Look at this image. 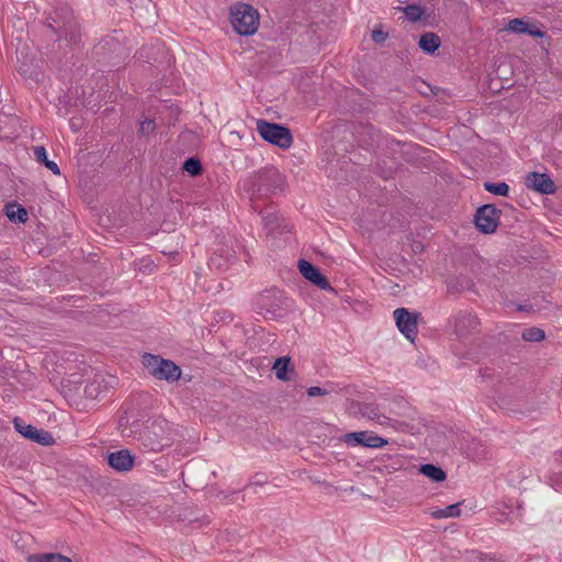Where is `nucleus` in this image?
I'll return each instance as SVG.
<instances>
[{"instance_id": "nucleus-30", "label": "nucleus", "mask_w": 562, "mask_h": 562, "mask_svg": "<svg viewBox=\"0 0 562 562\" xmlns=\"http://www.w3.org/2000/svg\"><path fill=\"white\" fill-rule=\"evenodd\" d=\"M155 130V122L153 120H144L139 123V132L143 135H148Z\"/></svg>"}, {"instance_id": "nucleus-23", "label": "nucleus", "mask_w": 562, "mask_h": 562, "mask_svg": "<svg viewBox=\"0 0 562 562\" xmlns=\"http://www.w3.org/2000/svg\"><path fill=\"white\" fill-rule=\"evenodd\" d=\"M483 187L487 192L499 196H507L509 192V186L506 182L486 181Z\"/></svg>"}, {"instance_id": "nucleus-22", "label": "nucleus", "mask_w": 562, "mask_h": 562, "mask_svg": "<svg viewBox=\"0 0 562 562\" xmlns=\"http://www.w3.org/2000/svg\"><path fill=\"white\" fill-rule=\"evenodd\" d=\"M7 216L10 218V221L24 223L27 220V212L21 205L11 204L7 206Z\"/></svg>"}, {"instance_id": "nucleus-9", "label": "nucleus", "mask_w": 562, "mask_h": 562, "mask_svg": "<svg viewBox=\"0 0 562 562\" xmlns=\"http://www.w3.org/2000/svg\"><path fill=\"white\" fill-rule=\"evenodd\" d=\"M526 186L541 194H553L557 189L548 175L539 172H529L526 176Z\"/></svg>"}, {"instance_id": "nucleus-12", "label": "nucleus", "mask_w": 562, "mask_h": 562, "mask_svg": "<svg viewBox=\"0 0 562 562\" xmlns=\"http://www.w3.org/2000/svg\"><path fill=\"white\" fill-rule=\"evenodd\" d=\"M479 319L474 314L460 313L453 318V330L459 337H464L475 330Z\"/></svg>"}, {"instance_id": "nucleus-32", "label": "nucleus", "mask_w": 562, "mask_h": 562, "mask_svg": "<svg viewBox=\"0 0 562 562\" xmlns=\"http://www.w3.org/2000/svg\"><path fill=\"white\" fill-rule=\"evenodd\" d=\"M372 41L380 44V43H383L386 37H387V34L384 33L383 31H380V30H374L372 32Z\"/></svg>"}, {"instance_id": "nucleus-8", "label": "nucleus", "mask_w": 562, "mask_h": 562, "mask_svg": "<svg viewBox=\"0 0 562 562\" xmlns=\"http://www.w3.org/2000/svg\"><path fill=\"white\" fill-rule=\"evenodd\" d=\"M393 316L398 330L407 339L413 340L417 335V314L400 307L393 312Z\"/></svg>"}, {"instance_id": "nucleus-28", "label": "nucleus", "mask_w": 562, "mask_h": 562, "mask_svg": "<svg viewBox=\"0 0 562 562\" xmlns=\"http://www.w3.org/2000/svg\"><path fill=\"white\" fill-rule=\"evenodd\" d=\"M405 15L408 20L416 22L424 14V10L417 4H408L403 9Z\"/></svg>"}, {"instance_id": "nucleus-4", "label": "nucleus", "mask_w": 562, "mask_h": 562, "mask_svg": "<svg viewBox=\"0 0 562 562\" xmlns=\"http://www.w3.org/2000/svg\"><path fill=\"white\" fill-rule=\"evenodd\" d=\"M257 132L265 140L283 149L291 147L293 142L290 130L277 123L258 120Z\"/></svg>"}, {"instance_id": "nucleus-21", "label": "nucleus", "mask_w": 562, "mask_h": 562, "mask_svg": "<svg viewBox=\"0 0 562 562\" xmlns=\"http://www.w3.org/2000/svg\"><path fill=\"white\" fill-rule=\"evenodd\" d=\"M290 366V358L289 357H280L276 359L273 363V370L276 373V376L281 381H290V376L288 375V369Z\"/></svg>"}, {"instance_id": "nucleus-10", "label": "nucleus", "mask_w": 562, "mask_h": 562, "mask_svg": "<svg viewBox=\"0 0 562 562\" xmlns=\"http://www.w3.org/2000/svg\"><path fill=\"white\" fill-rule=\"evenodd\" d=\"M299 269L301 274L315 285H317L319 289L327 290L330 289V284L325 276H323L319 270L313 266L311 262L301 259L299 261Z\"/></svg>"}, {"instance_id": "nucleus-19", "label": "nucleus", "mask_w": 562, "mask_h": 562, "mask_svg": "<svg viewBox=\"0 0 562 562\" xmlns=\"http://www.w3.org/2000/svg\"><path fill=\"white\" fill-rule=\"evenodd\" d=\"M461 505H462V503H456V504L446 506L445 508L436 509L431 513V516L435 519L459 517L461 515Z\"/></svg>"}, {"instance_id": "nucleus-5", "label": "nucleus", "mask_w": 562, "mask_h": 562, "mask_svg": "<svg viewBox=\"0 0 562 562\" xmlns=\"http://www.w3.org/2000/svg\"><path fill=\"white\" fill-rule=\"evenodd\" d=\"M259 195H268L283 188V177L277 169H267L249 178Z\"/></svg>"}, {"instance_id": "nucleus-6", "label": "nucleus", "mask_w": 562, "mask_h": 562, "mask_svg": "<svg viewBox=\"0 0 562 562\" xmlns=\"http://www.w3.org/2000/svg\"><path fill=\"white\" fill-rule=\"evenodd\" d=\"M501 211L493 204H485L476 210L474 223L483 234H492L499 225Z\"/></svg>"}, {"instance_id": "nucleus-15", "label": "nucleus", "mask_w": 562, "mask_h": 562, "mask_svg": "<svg viewBox=\"0 0 562 562\" xmlns=\"http://www.w3.org/2000/svg\"><path fill=\"white\" fill-rule=\"evenodd\" d=\"M418 46L426 54H434L440 46V38L432 32L425 33L420 36Z\"/></svg>"}, {"instance_id": "nucleus-26", "label": "nucleus", "mask_w": 562, "mask_h": 562, "mask_svg": "<svg viewBox=\"0 0 562 562\" xmlns=\"http://www.w3.org/2000/svg\"><path fill=\"white\" fill-rule=\"evenodd\" d=\"M13 425L15 430L21 434L24 438L30 439L32 437V432L35 430V427H33L30 424H26L22 418L15 417L13 419Z\"/></svg>"}, {"instance_id": "nucleus-7", "label": "nucleus", "mask_w": 562, "mask_h": 562, "mask_svg": "<svg viewBox=\"0 0 562 562\" xmlns=\"http://www.w3.org/2000/svg\"><path fill=\"white\" fill-rule=\"evenodd\" d=\"M344 442L349 447L382 448L387 441L372 431H353L344 435Z\"/></svg>"}, {"instance_id": "nucleus-24", "label": "nucleus", "mask_w": 562, "mask_h": 562, "mask_svg": "<svg viewBox=\"0 0 562 562\" xmlns=\"http://www.w3.org/2000/svg\"><path fill=\"white\" fill-rule=\"evenodd\" d=\"M546 337L544 331L538 327H530L522 331L521 338L525 341L539 342Z\"/></svg>"}, {"instance_id": "nucleus-29", "label": "nucleus", "mask_w": 562, "mask_h": 562, "mask_svg": "<svg viewBox=\"0 0 562 562\" xmlns=\"http://www.w3.org/2000/svg\"><path fill=\"white\" fill-rule=\"evenodd\" d=\"M549 485L554 488L557 492L562 493V471L552 472L548 476Z\"/></svg>"}, {"instance_id": "nucleus-31", "label": "nucleus", "mask_w": 562, "mask_h": 562, "mask_svg": "<svg viewBox=\"0 0 562 562\" xmlns=\"http://www.w3.org/2000/svg\"><path fill=\"white\" fill-rule=\"evenodd\" d=\"M306 393L308 396L315 397V396L327 395V394H329V391L325 387L311 386L307 389Z\"/></svg>"}, {"instance_id": "nucleus-35", "label": "nucleus", "mask_w": 562, "mask_h": 562, "mask_svg": "<svg viewBox=\"0 0 562 562\" xmlns=\"http://www.w3.org/2000/svg\"><path fill=\"white\" fill-rule=\"evenodd\" d=\"M217 497L221 499V501H225L228 498V494L224 493V492H221Z\"/></svg>"}, {"instance_id": "nucleus-16", "label": "nucleus", "mask_w": 562, "mask_h": 562, "mask_svg": "<svg viewBox=\"0 0 562 562\" xmlns=\"http://www.w3.org/2000/svg\"><path fill=\"white\" fill-rule=\"evenodd\" d=\"M26 560L27 562H74L70 558L57 552L30 554Z\"/></svg>"}, {"instance_id": "nucleus-14", "label": "nucleus", "mask_w": 562, "mask_h": 562, "mask_svg": "<svg viewBox=\"0 0 562 562\" xmlns=\"http://www.w3.org/2000/svg\"><path fill=\"white\" fill-rule=\"evenodd\" d=\"M519 509L520 506H518L517 513H515L513 505L507 503H499L494 507L492 515L498 522H507L512 521L514 517L520 516Z\"/></svg>"}, {"instance_id": "nucleus-27", "label": "nucleus", "mask_w": 562, "mask_h": 562, "mask_svg": "<svg viewBox=\"0 0 562 562\" xmlns=\"http://www.w3.org/2000/svg\"><path fill=\"white\" fill-rule=\"evenodd\" d=\"M183 169L191 176H198L202 172V164L198 158L191 157L184 161Z\"/></svg>"}, {"instance_id": "nucleus-33", "label": "nucleus", "mask_w": 562, "mask_h": 562, "mask_svg": "<svg viewBox=\"0 0 562 562\" xmlns=\"http://www.w3.org/2000/svg\"><path fill=\"white\" fill-rule=\"evenodd\" d=\"M153 451H160L167 443L162 442V440H155L150 443H144Z\"/></svg>"}, {"instance_id": "nucleus-17", "label": "nucleus", "mask_w": 562, "mask_h": 562, "mask_svg": "<svg viewBox=\"0 0 562 562\" xmlns=\"http://www.w3.org/2000/svg\"><path fill=\"white\" fill-rule=\"evenodd\" d=\"M34 156L37 161L45 165V167L47 169H49L54 175H56V176L60 175V169H59L58 165L55 161L48 159L47 151L44 146L34 147Z\"/></svg>"}, {"instance_id": "nucleus-20", "label": "nucleus", "mask_w": 562, "mask_h": 562, "mask_svg": "<svg viewBox=\"0 0 562 562\" xmlns=\"http://www.w3.org/2000/svg\"><path fill=\"white\" fill-rule=\"evenodd\" d=\"M361 415L370 420L376 422L381 425L385 424L387 420V417L383 414H381L378 409V407L373 404H364L361 407Z\"/></svg>"}, {"instance_id": "nucleus-1", "label": "nucleus", "mask_w": 562, "mask_h": 562, "mask_svg": "<svg viewBox=\"0 0 562 562\" xmlns=\"http://www.w3.org/2000/svg\"><path fill=\"white\" fill-rule=\"evenodd\" d=\"M48 27L58 36V40H66L69 44H77L80 40L79 24L72 10L67 4H60L47 15Z\"/></svg>"}, {"instance_id": "nucleus-34", "label": "nucleus", "mask_w": 562, "mask_h": 562, "mask_svg": "<svg viewBox=\"0 0 562 562\" xmlns=\"http://www.w3.org/2000/svg\"><path fill=\"white\" fill-rule=\"evenodd\" d=\"M274 220L276 218L272 215H267V216L263 217L265 225L270 231H272V228H273Z\"/></svg>"}, {"instance_id": "nucleus-13", "label": "nucleus", "mask_w": 562, "mask_h": 562, "mask_svg": "<svg viewBox=\"0 0 562 562\" xmlns=\"http://www.w3.org/2000/svg\"><path fill=\"white\" fill-rule=\"evenodd\" d=\"M507 30L518 34H529L536 37H542L544 33L533 25L520 20L513 19L507 24Z\"/></svg>"}, {"instance_id": "nucleus-2", "label": "nucleus", "mask_w": 562, "mask_h": 562, "mask_svg": "<svg viewBox=\"0 0 562 562\" xmlns=\"http://www.w3.org/2000/svg\"><path fill=\"white\" fill-rule=\"evenodd\" d=\"M231 23L238 34L252 35L259 25V14L250 4L238 3L231 11Z\"/></svg>"}, {"instance_id": "nucleus-11", "label": "nucleus", "mask_w": 562, "mask_h": 562, "mask_svg": "<svg viewBox=\"0 0 562 562\" xmlns=\"http://www.w3.org/2000/svg\"><path fill=\"white\" fill-rule=\"evenodd\" d=\"M109 464L112 469L117 472H127L133 465L135 458L127 449H122L115 452H111L108 456Z\"/></svg>"}, {"instance_id": "nucleus-3", "label": "nucleus", "mask_w": 562, "mask_h": 562, "mask_svg": "<svg viewBox=\"0 0 562 562\" xmlns=\"http://www.w3.org/2000/svg\"><path fill=\"white\" fill-rule=\"evenodd\" d=\"M143 364L158 380L176 382L181 376V370L173 361L151 353L144 355Z\"/></svg>"}, {"instance_id": "nucleus-25", "label": "nucleus", "mask_w": 562, "mask_h": 562, "mask_svg": "<svg viewBox=\"0 0 562 562\" xmlns=\"http://www.w3.org/2000/svg\"><path fill=\"white\" fill-rule=\"evenodd\" d=\"M30 440L44 446H49L54 442V439L48 431L37 428H35V430L32 432V437H30Z\"/></svg>"}, {"instance_id": "nucleus-37", "label": "nucleus", "mask_w": 562, "mask_h": 562, "mask_svg": "<svg viewBox=\"0 0 562 562\" xmlns=\"http://www.w3.org/2000/svg\"><path fill=\"white\" fill-rule=\"evenodd\" d=\"M149 435H150V430H147L144 435V438H149Z\"/></svg>"}, {"instance_id": "nucleus-18", "label": "nucleus", "mask_w": 562, "mask_h": 562, "mask_svg": "<svg viewBox=\"0 0 562 562\" xmlns=\"http://www.w3.org/2000/svg\"><path fill=\"white\" fill-rule=\"evenodd\" d=\"M419 472L430 479L432 482H442L446 480L445 471L441 468L430 463L420 465Z\"/></svg>"}, {"instance_id": "nucleus-36", "label": "nucleus", "mask_w": 562, "mask_h": 562, "mask_svg": "<svg viewBox=\"0 0 562 562\" xmlns=\"http://www.w3.org/2000/svg\"><path fill=\"white\" fill-rule=\"evenodd\" d=\"M248 183L254 188L252 194H256V192L258 193V191H257L256 187H254V186L249 182V178H248V179H246V180L244 181V187H246V184H248Z\"/></svg>"}]
</instances>
